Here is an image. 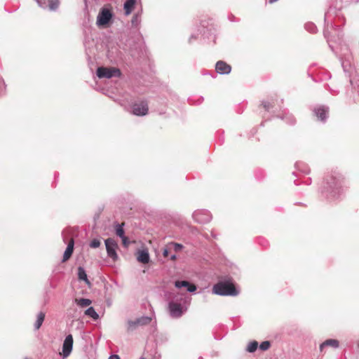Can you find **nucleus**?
Returning <instances> with one entry per match:
<instances>
[{"label":"nucleus","mask_w":359,"mask_h":359,"mask_svg":"<svg viewBox=\"0 0 359 359\" xmlns=\"http://www.w3.org/2000/svg\"><path fill=\"white\" fill-rule=\"evenodd\" d=\"M169 250L168 248H164L163 250V255L165 257H167L168 256Z\"/></svg>","instance_id":"f704fd0d"},{"label":"nucleus","mask_w":359,"mask_h":359,"mask_svg":"<svg viewBox=\"0 0 359 359\" xmlns=\"http://www.w3.org/2000/svg\"><path fill=\"white\" fill-rule=\"evenodd\" d=\"M148 111V105L144 102H135L131 106V113L135 116H145Z\"/></svg>","instance_id":"0eeeda50"},{"label":"nucleus","mask_w":359,"mask_h":359,"mask_svg":"<svg viewBox=\"0 0 359 359\" xmlns=\"http://www.w3.org/2000/svg\"><path fill=\"white\" fill-rule=\"evenodd\" d=\"M113 14L111 11L107 8H102L97 17V25L99 27L106 25L112 18Z\"/></svg>","instance_id":"7ed1b4c3"},{"label":"nucleus","mask_w":359,"mask_h":359,"mask_svg":"<svg viewBox=\"0 0 359 359\" xmlns=\"http://www.w3.org/2000/svg\"><path fill=\"white\" fill-rule=\"evenodd\" d=\"M75 302L81 307L88 306L92 303L91 300L85 298L75 299Z\"/></svg>","instance_id":"aec40b11"},{"label":"nucleus","mask_w":359,"mask_h":359,"mask_svg":"<svg viewBox=\"0 0 359 359\" xmlns=\"http://www.w3.org/2000/svg\"><path fill=\"white\" fill-rule=\"evenodd\" d=\"M175 286L177 288L186 287L189 292H194L196 290V287L187 280H177L175 283Z\"/></svg>","instance_id":"ddd939ff"},{"label":"nucleus","mask_w":359,"mask_h":359,"mask_svg":"<svg viewBox=\"0 0 359 359\" xmlns=\"http://www.w3.org/2000/svg\"><path fill=\"white\" fill-rule=\"evenodd\" d=\"M38 5L44 9L48 8L50 11H55L59 5V0H35Z\"/></svg>","instance_id":"1a4fd4ad"},{"label":"nucleus","mask_w":359,"mask_h":359,"mask_svg":"<svg viewBox=\"0 0 359 359\" xmlns=\"http://www.w3.org/2000/svg\"><path fill=\"white\" fill-rule=\"evenodd\" d=\"M193 219L198 223L205 224L212 219L210 212L206 210H196L193 213Z\"/></svg>","instance_id":"20e7f679"},{"label":"nucleus","mask_w":359,"mask_h":359,"mask_svg":"<svg viewBox=\"0 0 359 359\" xmlns=\"http://www.w3.org/2000/svg\"><path fill=\"white\" fill-rule=\"evenodd\" d=\"M271 344L269 341H264L259 345V348L262 351H266L270 348Z\"/></svg>","instance_id":"c85d7f7f"},{"label":"nucleus","mask_w":359,"mask_h":359,"mask_svg":"<svg viewBox=\"0 0 359 359\" xmlns=\"http://www.w3.org/2000/svg\"><path fill=\"white\" fill-rule=\"evenodd\" d=\"M168 248H169V249H170L172 248L173 249V250L175 252H177L180 251L182 249L183 246H182V245L177 243H170L168 245Z\"/></svg>","instance_id":"cd10ccee"},{"label":"nucleus","mask_w":359,"mask_h":359,"mask_svg":"<svg viewBox=\"0 0 359 359\" xmlns=\"http://www.w3.org/2000/svg\"><path fill=\"white\" fill-rule=\"evenodd\" d=\"M116 233L118 236L120 238L123 237L125 236V232L123 229V224H118L116 226Z\"/></svg>","instance_id":"bb28decb"},{"label":"nucleus","mask_w":359,"mask_h":359,"mask_svg":"<svg viewBox=\"0 0 359 359\" xmlns=\"http://www.w3.org/2000/svg\"><path fill=\"white\" fill-rule=\"evenodd\" d=\"M77 275H78V278L80 280H83L88 285H90V282L88 279V276L86 273V271L82 266H79L78 268Z\"/></svg>","instance_id":"f3484780"},{"label":"nucleus","mask_w":359,"mask_h":359,"mask_svg":"<svg viewBox=\"0 0 359 359\" xmlns=\"http://www.w3.org/2000/svg\"><path fill=\"white\" fill-rule=\"evenodd\" d=\"M307 184H311V180L309 179V180L308 182H306Z\"/></svg>","instance_id":"ea45409f"},{"label":"nucleus","mask_w":359,"mask_h":359,"mask_svg":"<svg viewBox=\"0 0 359 359\" xmlns=\"http://www.w3.org/2000/svg\"><path fill=\"white\" fill-rule=\"evenodd\" d=\"M100 244H101V243H100V240L95 238L90 241L89 245L92 248H97L100 247Z\"/></svg>","instance_id":"c756f323"},{"label":"nucleus","mask_w":359,"mask_h":359,"mask_svg":"<svg viewBox=\"0 0 359 359\" xmlns=\"http://www.w3.org/2000/svg\"><path fill=\"white\" fill-rule=\"evenodd\" d=\"M85 314L90 318H92L93 320H97L99 318V315L95 311V309L92 306L88 308L86 311Z\"/></svg>","instance_id":"412c9836"},{"label":"nucleus","mask_w":359,"mask_h":359,"mask_svg":"<svg viewBox=\"0 0 359 359\" xmlns=\"http://www.w3.org/2000/svg\"><path fill=\"white\" fill-rule=\"evenodd\" d=\"M258 347V343L256 341H251L248 344L246 351L249 353L255 352Z\"/></svg>","instance_id":"b1692460"},{"label":"nucleus","mask_w":359,"mask_h":359,"mask_svg":"<svg viewBox=\"0 0 359 359\" xmlns=\"http://www.w3.org/2000/svg\"><path fill=\"white\" fill-rule=\"evenodd\" d=\"M215 69L217 73L220 74H228L231 72V67L224 61H218L216 63Z\"/></svg>","instance_id":"9b49d317"},{"label":"nucleus","mask_w":359,"mask_h":359,"mask_svg":"<svg viewBox=\"0 0 359 359\" xmlns=\"http://www.w3.org/2000/svg\"><path fill=\"white\" fill-rule=\"evenodd\" d=\"M198 359H203V358L202 357H199V358H198Z\"/></svg>","instance_id":"a19ab883"},{"label":"nucleus","mask_w":359,"mask_h":359,"mask_svg":"<svg viewBox=\"0 0 359 359\" xmlns=\"http://www.w3.org/2000/svg\"><path fill=\"white\" fill-rule=\"evenodd\" d=\"M168 310L171 317L177 318L182 316L183 309L180 304L171 301L168 303Z\"/></svg>","instance_id":"6e6552de"},{"label":"nucleus","mask_w":359,"mask_h":359,"mask_svg":"<svg viewBox=\"0 0 359 359\" xmlns=\"http://www.w3.org/2000/svg\"><path fill=\"white\" fill-rule=\"evenodd\" d=\"M122 239V242H123V244L124 245V246H128L129 242H128V238L124 236L123 237H121V238Z\"/></svg>","instance_id":"473e14b6"},{"label":"nucleus","mask_w":359,"mask_h":359,"mask_svg":"<svg viewBox=\"0 0 359 359\" xmlns=\"http://www.w3.org/2000/svg\"><path fill=\"white\" fill-rule=\"evenodd\" d=\"M107 255L111 258L114 261L118 259V255L116 253V249L118 248L117 243L112 238H107L104 241Z\"/></svg>","instance_id":"39448f33"},{"label":"nucleus","mask_w":359,"mask_h":359,"mask_svg":"<svg viewBox=\"0 0 359 359\" xmlns=\"http://www.w3.org/2000/svg\"><path fill=\"white\" fill-rule=\"evenodd\" d=\"M140 359H145L144 358H140Z\"/></svg>","instance_id":"79ce46f5"},{"label":"nucleus","mask_w":359,"mask_h":359,"mask_svg":"<svg viewBox=\"0 0 359 359\" xmlns=\"http://www.w3.org/2000/svg\"><path fill=\"white\" fill-rule=\"evenodd\" d=\"M141 22L140 15L139 13H136L133 15L131 20V24L133 27H137Z\"/></svg>","instance_id":"393cba45"},{"label":"nucleus","mask_w":359,"mask_h":359,"mask_svg":"<svg viewBox=\"0 0 359 359\" xmlns=\"http://www.w3.org/2000/svg\"><path fill=\"white\" fill-rule=\"evenodd\" d=\"M327 180L328 187L331 189L332 192H335L341 187V176L331 177L330 182L329 181V180Z\"/></svg>","instance_id":"9d476101"},{"label":"nucleus","mask_w":359,"mask_h":359,"mask_svg":"<svg viewBox=\"0 0 359 359\" xmlns=\"http://www.w3.org/2000/svg\"><path fill=\"white\" fill-rule=\"evenodd\" d=\"M286 122L289 124H294L295 123V119L292 115H287L285 116Z\"/></svg>","instance_id":"7c9ffc66"},{"label":"nucleus","mask_w":359,"mask_h":359,"mask_svg":"<svg viewBox=\"0 0 359 359\" xmlns=\"http://www.w3.org/2000/svg\"><path fill=\"white\" fill-rule=\"evenodd\" d=\"M151 321V318L147 316H143L136 320V323H138V325H147Z\"/></svg>","instance_id":"5701e85b"},{"label":"nucleus","mask_w":359,"mask_h":359,"mask_svg":"<svg viewBox=\"0 0 359 359\" xmlns=\"http://www.w3.org/2000/svg\"><path fill=\"white\" fill-rule=\"evenodd\" d=\"M65 231H63V232H62L63 241H64L65 242H66V238H65Z\"/></svg>","instance_id":"58836bf2"},{"label":"nucleus","mask_w":359,"mask_h":359,"mask_svg":"<svg viewBox=\"0 0 359 359\" xmlns=\"http://www.w3.org/2000/svg\"><path fill=\"white\" fill-rule=\"evenodd\" d=\"M193 39H196V36H195L194 35H191V36H190V38H189V42H190V43L191 42V40H192Z\"/></svg>","instance_id":"4c0bfd02"},{"label":"nucleus","mask_w":359,"mask_h":359,"mask_svg":"<svg viewBox=\"0 0 359 359\" xmlns=\"http://www.w3.org/2000/svg\"><path fill=\"white\" fill-rule=\"evenodd\" d=\"M262 105L266 111H269L271 107L270 102L266 101L262 102Z\"/></svg>","instance_id":"2f4dec72"},{"label":"nucleus","mask_w":359,"mask_h":359,"mask_svg":"<svg viewBox=\"0 0 359 359\" xmlns=\"http://www.w3.org/2000/svg\"><path fill=\"white\" fill-rule=\"evenodd\" d=\"M176 258H177V256H176V255H175V254H174V255H172L170 256V259L171 260H172V261L175 260V259H176Z\"/></svg>","instance_id":"e433bc0d"},{"label":"nucleus","mask_w":359,"mask_h":359,"mask_svg":"<svg viewBox=\"0 0 359 359\" xmlns=\"http://www.w3.org/2000/svg\"><path fill=\"white\" fill-rule=\"evenodd\" d=\"M339 341L337 339H327L320 344V351H323L324 348H325L327 346H332V347L336 348L339 347Z\"/></svg>","instance_id":"2eb2a0df"},{"label":"nucleus","mask_w":359,"mask_h":359,"mask_svg":"<svg viewBox=\"0 0 359 359\" xmlns=\"http://www.w3.org/2000/svg\"><path fill=\"white\" fill-rule=\"evenodd\" d=\"M121 73L116 67H100L97 69V76L100 78L111 79L112 77H120Z\"/></svg>","instance_id":"f03ea898"},{"label":"nucleus","mask_w":359,"mask_h":359,"mask_svg":"<svg viewBox=\"0 0 359 359\" xmlns=\"http://www.w3.org/2000/svg\"><path fill=\"white\" fill-rule=\"evenodd\" d=\"M137 260L143 264H147L149 262V255L147 250H143L139 252Z\"/></svg>","instance_id":"dca6fc26"},{"label":"nucleus","mask_w":359,"mask_h":359,"mask_svg":"<svg viewBox=\"0 0 359 359\" xmlns=\"http://www.w3.org/2000/svg\"><path fill=\"white\" fill-rule=\"evenodd\" d=\"M108 359H120L117 355H112Z\"/></svg>","instance_id":"c9c22d12"},{"label":"nucleus","mask_w":359,"mask_h":359,"mask_svg":"<svg viewBox=\"0 0 359 359\" xmlns=\"http://www.w3.org/2000/svg\"><path fill=\"white\" fill-rule=\"evenodd\" d=\"M313 112L320 121L325 122L327 118L328 107L321 106L315 108Z\"/></svg>","instance_id":"f8f14e48"},{"label":"nucleus","mask_w":359,"mask_h":359,"mask_svg":"<svg viewBox=\"0 0 359 359\" xmlns=\"http://www.w3.org/2000/svg\"><path fill=\"white\" fill-rule=\"evenodd\" d=\"M305 29L311 32L316 33L317 32V27L313 22H307L305 24Z\"/></svg>","instance_id":"a878e982"},{"label":"nucleus","mask_w":359,"mask_h":359,"mask_svg":"<svg viewBox=\"0 0 359 359\" xmlns=\"http://www.w3.org/2000/svg\"><path fill=\"white\" fill-rule=\"evenodd\" d=\"M45 313L43 311H40L36 316V320L34 323V329L36 330H39L42 325L44 319H45Z\"/></svg>","instance_id":"a211bd4d"},{"label":"nucleus","mask_w":359,"mask_h":359,"mask_svg":"<svg viewBox=\"0 0 359 359\" xmlns=\"http://www.w3.org/2000/svg\"><path fill=\"white\" fill-rule=\"evenodd\" d=\"M74 241L73 238H71L68 243L67 247L63 254V262L67 261L69 259L71 255H72L74 250Z\"/></svg>","instance_id":"4468645a"},{"label":"nucleus","mask_w":359,"mask_h":359,"mask_svg":"<svg viewBox=\"0 0 359 359\" xmlns=\"http://www.w3.org/2000/svg\"><path fill=\"white\" fill-rule=\"evenodd\" d=\"M295 167H296L297 170H298L300 172H302L304 174H308L309 172V167L307 166V165H306L304 163H302V162L296 163Z\"/></svg>","instance_id":"4be33fe9"},{"label":"nucleus","mask_w":359,"mask_h":359,"mask_svg":"<svg viewBox=\"0 0 359 359\" xmlns=\"http://www.w3.org/2000/svg\"><path fill=\"white\" fill-rule=\"evenodd\" d=\"M128 325H129V327H133L138 325V323H136V320H134V321L130 320V321H128Z\"/></svg>","instance_id":"72a5a7b5"},{"label":"nucleus","mask_w":359,"mask_h":359,"mask_svg":"<svg viewBox=\"0 0 359 359\" xmlns=\"http://www.w3.org/2000/svg\"><path fill=\"white\" fill-rule=\"evenodd\" d=\"M212 292L214 294L220 296H236L238 294V290L229 281H220L217 283L213 286Z\"/></svg>","instance_id":"f257e3e1"},{"label":"nucleus","mask_w":359,"mask_h":359,"mask_svg":"<svg viewBox=\"0 0 359 359\" xmlns=\"http://www.w3.org/2000/svg\"><path fill=\"white\" fill-rule=\"evenodd\" d=\"M136 0H126L124 3L125 14L128 15L132 12V10L135 4Z\"/></svg>","instance_id":"6ab92c4d"},{"label":"nucleus","mask_w":359,"mask_h":359,"mask_svg":"<svg viewBox=\"0 0 359 359\" xmlns=\"http://www.w3.org/2000/svg\"><path fill=\"white\" fill-rule=\"evenodd\" d=\"M73 337L68 334L62 344V352L60 353L64 358H67L72 353L73 349Z\"/></svg>","instance_id":"423d86ee"}]
</instances>
